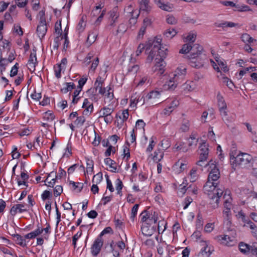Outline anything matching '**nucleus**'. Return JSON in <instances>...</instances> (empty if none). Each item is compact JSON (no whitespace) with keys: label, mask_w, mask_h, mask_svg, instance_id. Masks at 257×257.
Here are the masks:
<instances>
[{"label":"nucleus","mask_w":257,"mask_h":257,"mask_svg":"<svg viewBox=\"0 0 257 257\" xmlns=\"http://www.w3.org/2000/svg\"><path fill=\"white\" fill-rule=\"evenodd\" d=\"M161 39L158 37L150 39L146 42L145 45L140 44L136 52V55L138 56L145 49V53L148 55L146 63L150 64L154 60L155 64L152 69L159 75L163 74L165 71L166 63L164 59L167 55L168 52L167 48L161 46Z\"/></svg>","instance_id":"nucleus-1"},{"label":"nucleus","mask_w":257,"mask_h":257,"mask_svg":"<svg viewBox=\"0 0 257 257\" xmlns=\"http://www.w3.org/2000/svg\"><path fill=\"white\" fill-rule=\"evenodd\" d=\"M252 159V156L247 153L237 154L235 151L230 153V163L233 166H240L244 167L247 166H250Z\"/></svg>","instance_id":"nucleus-2"},{"label":"nucleus","mask_w":257,"mask_h":257,"mask_svg":"<svg viewBox=\"0 0 257 257\" xmlns=\"http://www.w3.org/2000/svg\"><path fill=\"white\" fill-rule=\"evenodd\" d=\"M186 74V68L184 66L178 67L174 72L170 76V79L167 82L168 89L174 90L177 86L182 83Z\"/></svg>","instance_id":"nucleus-3"},{"label":"nucleus","mask_w":257,"mask_h":257,"mask_svg":"<svg viewBox=\"0 0 257 257\" xmlns=\"http://www.w3.org/2000/svg\"><path fill=\"white\" fill-rule=\"evenodd\" d=\"M202 52H191L188 56L189 59V64L191 66L196 68L202 67L206 59L205 55H201Z\"/></svg>","instance_id":"nucleus-4"},{"label":"nucleus","mask_w":257,"mask_h":257,"mask_svg":"<svg viewBox=\"0 0 257 257\" xmlns=\"http://www.w3.org/2000/svg\"><path fill=\"white\" fill-rule=\"evenodd\" d=\"M215 162L213 160H210L208 162V171L209 172L208 176V180L215 182L220 178V171L219 169L217 167L216 164H215Z\"/></svg>","instance_id":"nucleus-5"},{"label":"nucleus","mask_w":257,"mask_h":257,"mask_svg":"<svg viewBox=\"0 0 257 257\" xmlns=\"http://www.w3.org/2000/svg\"><path fill=\"white\" fill-rule=\"evenodd\" d=\"M113 109L108 107H103L99 110V118L103 117L104 120L106 124H110L112 122L113 117L112 113Z\"/></svg>","instance_id":"nucleus-6"},{"label":"nucleus","mask_w":257,"mask_h":257,"mask_svg":"<svg viewBox=\"0 0 257 257\" xmlns=\"http://www.w3.org/2000/svg\"><path fill=\"white\" fill-rule=\"evenodd\" d=\"M237 216L239 218L241 219L242 222L243 223L242 226L243 227H247L250 228L252 230H254L253 232L255 234L257 232L256 226L255 224L252 222L249 219V218L246 216L245 214L242 211H239L237 214Z\"/></svg>","instance_id":"nucleus-7"},{"label":"nucleus","mask_w":257,"mask_h":257,"mask_svg":"<svg viewBox=\"0 0 257 257\" xmlns=\"http://www.w3.org/2000/svg\"><path fill=\"white\" fill-rule=\"evenodd\" d=\"M191 50H192V52H202L203 48L198 44H195L192 46L190 43H186L183 45L179 52L182 54H187Z\"/></svg>","instance_id":"nucleus-8"},{"label":"nucleus","mask_w":257,"mask_h":257,"mask_svg":"<svg viewBox=\"0 0 257 257\" xmlns=\"http://www.w3.org/2000/svg\"><path fill=\"white\" fill-rule=\"evenodd\" d=\"M103 244V240L100 237H97L91 247V253L94 256H96L100 252Z\"/></svg>","instance_id":"nucleus-9"},{"label":"nucleus","mask_w":257,"mask_h":257,"mask_svg":"<svg viewBox=\"0 0 257 257\" xmlns=\"http://www.w3.org/2000/svg\"><path fill=\"white\" fill-rule=\"evenodd\" d=\"M104 80L100 76H98L94 83V88L93 89L95 90L96 92L98 91V93L101 95H104L106 93V88L103 87Z\"/></svg>","instance_id":"nucleus-10"},{"label":"nucleus","mask_w":257,"mask_h":257,"mask_svg":"<svg viewBox=\"0 0 257 257\" xmlns=\"http://www.w3.org/2000/svg\"><path fill=\"white\" fill-rule=\"evenodd\" d=\"M110 26H114L115 23L117 22L119 17V12L117 7L113 8L109 12Z\"/></svg>","instance_id":"nucleus-11"},{"label":"nucleus","mask_w":257,"mask_h":257,"mask_svg":"<svg viewBox=\"0 0 257 257\" xmlns=\"http://www.w3.org/2000/svg\"><path fill=\"white\" fill-rule=\"evenodd\" d=\"M216 239L221 244L231 246L232 245L231 242H233L234 239L233 237H230L228 235H220L216 236Z\"/></svg>","instance_id":"nucleus-12"},{"label":"nucleus","mask_w":257,"mask_h":257,"mask_svg":"<svg viewBox=\"0 0 257 257\" xmlns=\"http://www.w3.org/2000/svg\"><path fill=\"white\" fill-rule=\"evenodd\" d=\"M26 205L23 204H17L14 205L11 209L10 213L12 216H15L19 213H23L27 211L25 208Z\"/></svg>","instance_id":"nucleus-13"},{"label":"nucleus","mask_w":257,"mask_h":257,"mask_svg":"<svg viewBox=\"0 0 257 257\" xmlns=\"http://www.w3.org/2000/svg\"><path fill=\"white\" fill-rule=\"evenodd\" d=\"M47 31L46 22H40L37 28V33L40 39L43 38Z\"/></svg>","instance_id":"nucleus-14"},{"label":"nucleus","mask_w":257,"mask_h":257,"mask_svg":"<svg viewBox=\"0 0 257 257\" xmlns=\"http://www.w3.org/2000/svg\"><path fill=\"white\" fill-rule=\"evenodd\" d=\"M141 230L142 233L146 236L152 235L155 231V226L150 224H143Z\"/></svg>","instance_id":"nucleus-15"},{"label":"nucleus","mask_w":257,"mask_h":257,"mask_svg":"<svg viewBox=\"0 0 257 257\" xmlns=\"http://www.w3.org/2000/svg\"><path fill=\"white\" fill-rule=\"evenodd\" d=\"M208 145L206 143H203L199 146V154L201 159H207L208 156L209 150Z\"/></svg>","instance_id":"nucleus-16"},{"label":"nucleus","mask_w":257,"mask_h":257,"mask_svg":"<svg viewBox=\"0 0 257 257\" xmlns=\"http://www.w3.org/2000/svg\"><path fill=\"white\" fill-rule=\"evenodd\" d=\"M37 61L36 53L35 51L32 52L30 54L29 59L27 64L28 68L30 71L35 70V65Z\"/></svg>","instance_id":"nucleus-17"},{"label":"nucleus","mask_w":257,"mask_h":257,"mask_svg":"<svg viewBox=\"0 0 257 257\" xmlns=\"http://www.w3.org/2000/svg\"><path fill=\"white\" fill-rule=\"evenodd\" d=\"M155 2L157 6L162 10L171 12L173 10V7L172 4L168 3H165L161 0H156Z\"/></svg>","instance_id":"nucleus-18"},{"label":"nucleus","mask_w":257,"mask_h":257,"mask_svg":"<svg viewBox=\"0 0 257 257\" xmlns=\"http://www.w3.org/2000/svg\"><path fill=\"white\" fill-rule=\"evenodd\" d=\"M218 187V183L210 180H207L205 184L204 185V190L206 192H214L215 189Z\"/></svg>","instance_id":"nucleus-19"},{"label":"nucleus","mask_w":257,"mask_h":257,"mask_svg":"<svg viewBox=\"0 0 257 257\" xmlns=\"http://www.w3.org/2000/svg\"><path fill=\"white\" fill-rule=\"evenodd\" d=\"M141 10L147 13L151 11L152 7L150 5V0H139Z\"/></svg>","instance_id":"nucleus-20"},{"label":"nucleus","mask_w":257,"mask_h":257,"mask_svg":"<svg viewBox=\"0 0 257 257\" xmlns=\"http://www.w3.org/2000/svg\"><path fill=\"white\" fill-rule=\"evenodd\" d=\"M215 25L216 27L222 28L223 30H226L227 28H232L236 27L238 24L232 22L225 21L222 23H215Z\"/></svg>","instance_id":"nucleus-21"},{"label":"nucleus","mask_w":257,"mask_h":257,"mask_svg":"<svg viewBox=\"0 0 257 257\" xmlns=\"http://www.w3.org/2000/svg\"><path fill=\"white\" fill-rule=\"evenodd\" d=\"M238 247L239 250L243 253L247 254L249 253H251L252 245H250L248 244L241 242L239 243Z\"/></svg>","instance_id":"nucleus-22"},{"label":"nucleus","mask_w":257,"mask_h":257,"mask_svg":"<svg viewBox=\"0 0 257 257\" xmlns=\"http://www.w3.org/2000/svg\"><path fill=\"white\" fill-rule=\"evenodd\" d=\"M204 246L202 247L198 253V256L199 257H209L211 252L210 247H209L206 241L204 242Z\"/></svg>","instance_id":"nucleus-23"},{"label":"nucleus","mask_w":257,"mask_h":257,"mask_svg":"<svg viewBox=\"0 0 257 257\" xmlns=\"http://www.w3.org/2000/svg\"><path fill=\"white\" fill-rule=\"evenodd\" d=\"M86 23V16L83 15L77 26V31L79 33L84 31Z\"/></svg>","instance_id":"nucleus-24"},{"label":"nucleus","mask_w":257,"mask_h":257,"mask_svg":"<svg viewBox=\"0 0 257 257\" xmlns=\"http://www.w3.org/2000/svg\"><path fill=\"white\" fill-rule=\"evenodd\" d=\"M158 219V214L157 212L154 211L151 212L149 213L148 224L150 225H152L153 224H155Z\"/></svg>","instance_id":"nucleus-25"},{"label":"nucleus","mask_w":257,"mask_h":257,"mask_svg":"<svg viewBox=\"0 0 257 257\" xmlns=\"http://www.w3.org/2000/svg\"><path fill=\"white\" fill-rule=\"evenodd\" d=\"M241 39L245 44H249L250 45L256 42V40L251 37L247 33L243 34L241 36Z\"/></svg>","instance_id":"nucleus-26"},{"label":"nucleus","mask_w":257,"mask_h":257,"mask_svg":"<svg viewBox=\"0 0 257 257\" xmlns=\"http://www.w3.org/2000/svg\"><path fill=\"white\" fill-rule=\"evenodd\" d=\"M231 213L230 210L224 209L223 211L224 223H226L227 225L229 226L231 224Z\"/></svg>","instance_id":"nucleus-27"},{"label":"nucleus","mask_w":257,"mask_h":257,"mask_svg":"<svg viewBox=\"0 0 257 257\" xmlns=\"http://www.w3.org/2000/svg\"><path fill=\"white\" fill-rule=\"evenodd\" d=\"M75 88V84L72 82H66L63 84V87L61 89L62 93H66Z\"/></svg>","instance_id":"nucleus-28"},{"label":"nucleus","mask_w":257,"mask_h":257,"mask_svg":"<svg viewBox=\"0 0 257 257\" xmlns=\"http://www.w3.org/2000/svg\"><path fill=\"white\" fill-rule=\"evenodd\" d=\"M14 237L17 244L23 247H25L27 245L25 236L23 237L19 234H14Z\"/></svg>","instance_id":"nucleus-29"},{"label":"nucleus","mask_w":257,"mask_h":257,"mask_svg":"<svg viewBox=\"0 0 257 257\" xmlns=\"http://www.w3.org/2000/svg\"><path fill=\"white\" fill-rule=\"evenodd\" d=\"M210 198V204L212 205L213 208H217L218 206L219 201L218 197L215 195V194H209Z\"/></svg>","instance_id":"nucleus-30"},{"label":"nucleus","mask_w":257,"mask_h":257,"mask_svg":"<svg viewBox=\"0 0 257 257\" xmlns=\"http://www.w3.org/2000/svg\"><path fill=\"white\" fill-rule=\"evenodd\" d=\"M130 143L126 141L125 145L123 146V158L126 157V160H128L130 158Z\"/></svg>","instance_id":"nucleus-31"},{"label":"nucleus","mask_w":257,"mask_h":257,"mask_svg":"<svg viewBox=\"0 0 257 257\" xmlns=\"http://www.w3.org/2000/svg\"><path fill=\"white\" fill-rule=\"evenodd\" d=\"M104 163L106 165L109 166L111 169V171L113 172H115L116 171V167L114 166L115 164V162L113 160H111L109 158H107L104 159Z\"/></svg>","instance_id":"nucleus-32"},{"label":"nucleus","mask_w":257,"mask_h":257,"mask_svg":"<svg viewBox=\"0 0 257 257\" xmlns=\"http://www.w3.org/2000/svg\"><path fill=\"white\" fill-rule=\"evenodd\" d=\"M160 97V93L158 91H152L148 93L146 96V99L149 100L151 99L159 98Z\"/></svg>","instance_id":"nucleus-33"},{"label":"nucleus","mask_w":257,"mask_h":257,"mask_svg":"<svg viewBox=\"0 0 257 257\" xmlns=\"http://www.w3.org/2000/svg\"><path fill=\"white\" fill-rule=\"evenodd\" d=\"M127 30L126 25L124 23L120 24L118 27L116 31V35H118V34L122 35Z\"/></svg>","instance_id":"nucleus-34"},{"label":"nucleus","mask_w":257,"mask_h":257,"mask_svg":"<svg viewBox=\"0 0 257 257\" xmlns=\"http://www.w3.org/2000/svg\"><path fill=\"white\" fill-rule=\"evenodd\" d=\"M93 161L92 160L87 159L86 161V173L88 174H92L93 171Z\"/></svg>","instance_id":"nucleus-35"},{"label":"nucleus","mask_w":257,"mask_h":257,"mask_svg":"<svg viewBox=\"0 0 257 257\" xmlns=\"http://www.w3.org/2000/svg\"><path fill=\"white\" fill-rule=\"evenodd\" d=\"M190 127V122L188 119H184L183 120L180 130L183 132H188Z\"/></svg>","instance_id":"nucleus-36"},{"label":"nucleus","mask_w":257,"mask_h":257,"mask_svg":"<svg viewBox=\"0 0 257 257\" xmlns=\"http://www.w3.org/2000/svg\"><path fill=\"white\" fill-rule=\"evenodd\" d=\"M185 42L188 43H193L196 39V35L193 33H189L188 36L185 38Z\"/></svg>","instance_id":"nucleus-37"},{"label":"nucleus","mask_w":257,"mask_h":257,"mask_svg":"<svg viewBox=\"0 0 257 257\" xmlns=\"http://www.w3.org/2000/svg\"><path fill=\"white\" fill-rule=\"evenodd\" d=\"M129 116L128 109H125L122 111L121 114L119 117L120 119V124H122L124 121H125Z\"/></svg>","instance_id":"nucleus-38"},{"label":"nucleus","mask_w":257,"mask_h":257,"mask_svg":"<svg viewBox=\"0 0 257 257\" xmlns=\"http://www.w3.org/2000/svg\"><path fill=\"white\" fill-rule=\"evenodd\" d=\"M167 223L164 221H159L158 224V230L159 233H162L166 229Z\"/></svg>","instance_id":"nucleus-39"},{"label":"nucleus","mask_w":257,"mask_h":257,"mask_svg":"<svg viewBox=\"0 0 257 257\" xmlns=\"http://www.w3.org/2000/svg\"><path fill=\"white\" fill-rule=\"evenodd\" d=\"M123 187V184L120 179H117L115 181V188L117 194L121 195V190Z\"/></svg>","instance_id":"nucleus-40"},{"label":"nucleus","mask_w":257,"mask_h":257,"mask_svg":"<svg viewBox=\"0 0 257 257\" xmlns=\"http://www.w3.org/2000/svg\"><path fill=\"white\" fill-rule=\"evenodd\" d=\"M139 205L138 204H136L134 207L132 208L131 210V214L130 218L131 219L134 221L135 220V219L136 217V215L137 214L138 208H139Z\"/></svg>","instance_id":"nucleus-41"},{"label":"nucleus","mask_w":257,"mask_h":257,"mask_svg":"<svg viewBox=\"0 0 257 257\" xmlns=\"http://www.w3.org/2000/svg\"><path fill=\"white\" fill-rule=\"evenodd\" d=\"M70 184H72L74 189L76 190L78 192H81L83 187V184L82 183H76L74 181H71L70 182Z\"/></svg>","instance_id":"nucleus-42"},{"label":"nucleus","mask_w":257,"mask_h":257,"mask_svg":"<svg viewBox=\"0 0 257 257\" xmlns=\"http://www.w3.org/2000/svg\"><path fill=\"white\" fill-rule=\"evenodd\" d=\"M149 213V211L145 210L141 214V221L142 222L143 224H148L147 220H148Z\"/></svg>","instance_id":"nucleus-43"},{"label":"nucleus","mask_w":257,"mask_h":257,"mask_svg":"<svg viewBox=\"0 0 257 257\" xmlns=\"http://www.w3.org/2000/svg\"><path fill=\"white\" fill-rule=\"evenodd\" d=\"M97 37V34L95 33L91 32L87 36V42L89 43L90 45L93 43L96 40Z\"/></svg>","instance_id":"nucleus-44"},{"label":"nucleus","mask_w":257,"mask_h":257,"mask_svg":"<svg viewBox=\"0 0 257 257\" xmlns=\"http://www.w3.org/2000/svg\"><path fill=\"white\" fill-rule=\"evenodd\" d=\"M55 33L58 35V36L62 35V28H61V20L57 21L55 23Z\"/></svg>","instance_id":"nucleus-45"},{"label":"nucleus","mask_w":257,"mask_h":257,"mask_svg":"<svg viewBox=\"0 0 257 257\" xmlns=\"http://www.w3.org/2000/svg\"><path fill=\"white\" fill-rule=\"evenodd\" d=\"M189 144L188 145L189 147H196L197 146L198 143V139H197L194 135H191L190 136V138L188 139Z\"/></svg>","instance_id":"nucleus-46"},{"label":"nucleus","mask_w":257,"mask_h":257,"mask_svg":"<svg viewBox=\"0 0 257 257\" xmlns=\"http://www.w3.org/2000/svg\"><path fill=\"white\" fill-rule=\"evenodd\" d=\"M85 121V118L83 115L78 116L74 121V123L76 126H82Z\"/></svg>","instance_id":"nucleus-47"},{"label":"nucleus","mask_w":257,"mask_h":257,"mask_svg":"<svg viewBox=\"0 0 257 257\" xmlns=\"http://www.w3.org/2000/svg\"><path fill=\"white\" fill-rule=\"evenodd\" d=\"M102 180V174L99 172L93 176L92 183L94 184H99Z\"/></svg>","instance_id":"nucleus-48"},{"label":"nucleus","mask_w":257,"mask_h":257,"mask_svg":"<svg viewBox=\"0 0 257 257\" xmlns=\"http://www.w3.org/2000/svg\"><path fill=\"white\" fill-rule=\"evenodd\" d=\"M217 99L218 102V105L219 107H226V103H225L223 97L221 95L219 92H218L217 93Z\"/></svg>","instance_id":"nucleus-49"},{"label":"nucleus","mask_w":257,"mask_h":257,"mask_svg":"<svg viewBox=\"0 0 257 257\" xmlns=\"http://www.w3.org/2000/svg\"><path fill=\"white\" fill-rule=\"evenodd\" d=\"M176 31L172 29H168L166 31V32L164 33V35L168 38L171 39L175 36L176 34Z\"/></svg>","instance_id":"nucleus-50"},{"label":"nucleus","mask_w":257,"mask_h":257,"mask_svg":"<svg viewBox=\"0 0 257 257\" xmlns=\"http://www.w3.org/2000/svg\"><path fill=\"white\" fill-rule=\"evenodd\" d=\"M98 64H99V58L98 57H96L92 61V63L90 66L89 71H91L92 72H94Z\"/></svg>","instance_id":"nucleus-51"},{"label":"nucleus","mask_w":257,"mask_h":257,"mask_svg":"<svg viewBox=\"0 0 257 257\" xmlns=\"http://www.w3.org/2000/svg\"><path fill=\"white\" fill-rule=\"evenodd\" d=\"M190 181L191 182H195L198 178L196 170L192 169L190 172Z\"/></svg>","instance_id":"nucleus-52"},{"label":"nucleus","mask_w":257,"mask_h":257,"mask_svg":"<svg viewBox=\"0 0 257 257\" xmlns=\"http://www.w3.org/2000/svg\"><path fill=\"white\" fill-rule=\"evenodd\" d=\"M188 190L187 188H186V185H183L182 184L179 186V187L177 191V194L179 196H182L185 192Z\"/></svg>","instance_id":"nucleus-53"},{"label":"nucleus","mask_w":257,"mask_h":257,"mask_svg":"<svg viewBox=\"0 0 257 257\" xmlns=\"http://www.w3.org/2000/svg\"><path fill=\"white\" fill-rule=\"evenodd\" d=\"M218 63V65L219 66V70L220 71H222L224 72H226L228 71V69L226 65L221 61H218V60H216Z\"/></svg>","instance_id":"nucleus-54"},{"label":"nucleus","mask_w":257,"mask_h":257,"mask_svg":"<svg viewBox=\"0 0 257 257\" xmlns=\"http://www.w3.org/2000/svg\"><path fill=\"white\" fill-rule=\"evenodd\" d=\"M106 94L105 95V99H107L108 102H110L113 98V90L110 87H109L107 91Z\"/></svg>","instance_id":"nucleus-55"},{"label":"nucleus","mask_w":257,"mask_h":257,"mask_svg":"<svg viewBox=\"0 0 257 257\" xmlns=\"http://www.w3.org/2000/svg\"><path fill=\"white\" fill-rule=\"evenodd\" d=\"M63 40V37H61V36H57L54 39L53 48L54 49H57L60 44V41Z\"/></svg>","instance_id":"nucleus-56"},{"label":"nucleus","mask_w":257,"mask_h":257,"mask_svg":"<svg viewBox=\"0 0 257 257\" xmlns=\"http://www.w3.org/2000/svg\"><path fill=\"white\" fill-rule=\"evenodd\" d=\"M107 233H113V230L110 227H105L99 234L98 237H100V238H102V237L105 234Z\"/></svg>","instance_id":"nucleus-57"},{"label":"nucleus","mask_w":257,"mask_h":257,"mask_svg":"<svg viewBox=\"0 0 257 257\" xmlns=\"http://www.w3.org/2000/svg\"><path fill=\"white\" fill-rule=\"evenodd\" d=\"M16 5L19 8H25L28 4V0H15Z\"/></svg>","instance_id":"nucleus-58"},{"label":"nucleus","mask_w":257,"mask_h":257,"mask_svg":"<svg viewBox=\"0 0 257 257\" xmlns=\"http://www.w3.org/2000/svg\"><path fill=\"white\" fill-rule=\"evenodd\" d=\"M149 83V79L147 76H145L143 77L141 80L138 82L137 86H142L144 85L145 84Z\"/></svg>","instance_id":"nucleus-59"},{"label":"nucleus","mask_w":257,"mask_h":257,"mask_svg":"<svg viewBox=\"0 0 257 257\" xmlns=\"http://www.w3.org/2000/svg\"><path fill=\"white\" fill-rule=\"evenodd\" d=\"M83 112V114L84 115H88L91 114V113L92 112L93 109V104L91 103L89 105L87 106L86 108H84Z\"/></svg>","instance_id":"nucleus-60"},{"label":"nucleus","mask_w":257,"mask_h":257,"mask_svg":"<svg viewBox=\"0 0 257 257\" xmlns=\"http://www.w3.org/2000/svg\"><path fill=\"white\" fill-rule=\"evenodd\" d=\"M63 191V188L61 185H57L54 189V195L55 196L60 195Z\"/></svg>","instance_id":"nucleus-61"},{"label":"nucleus","mask_w":257,"mask_h":257,"mask_svg":"<svg viewBox=\"0 0 257 257\" xmlns=\"http://www.w3.org/2000/svg\"><path fill=\"white\" fill-rule=\"evenodd\" d=\"M19 64L18 63H16L15 65L12 68L11 72H10V76L14 77L18 74V70L19 68Z\"/></svg>","instance_id":"nucleus-62"},{"label":"nucleus","mask_w":257,"mask_h":257,"mask_svg":"<svg viewBox=\"0 0 257 257\" xmlns=\"http://www.w3.org/2000/svg\"><path fill=\"white\" fill-rule=\"evenodd\" d=\"M54 69L55 76L57 78H60L61 77V72L62 70H63L64 69H62V68L59 67L57 65V66H54Z\"/></svg>","instance_id":"nucleus-63"},{"label":"nucleus","mask_w":257,"mask_h":257,"mask_svg":"<svg viewBox=\"0 0 257 257\" xmlns=\"http://www.w3.org/2000/svg\"><path fill=\"white\" fill-rule=\"evenodd\" d=\"M94 53L93 52H89L84 59V62L86 65L89 64L91 62V59L94 57Z\"/></svg>","instance_id":"nucleus-64"}]
</instances>
